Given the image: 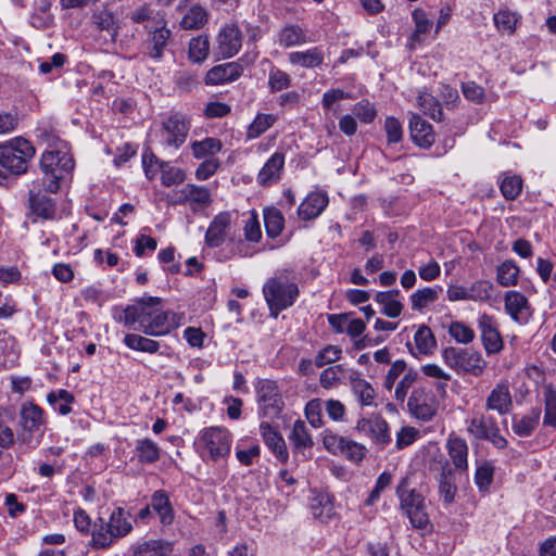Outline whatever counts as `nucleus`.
I'll return each mask as SVG.
<instances>
[{
    "instance_id": "obj_24",
    "label": "nucleus",
    "mask_w": 556,
    "mask_h": 556,
    "mask_svg": "<svg viewBox=\"0 0 556 556\" xmlns=\"http://www.w3.org/2000/svg\"><path fill=\"white\" fill-rule=\"evenodd\" d=\"M409 131L413 141L421 148H430L434 142L432 126L418 114L410 115Z\"/></svg>"
},
{
    "instance_id": "obj_21",
    "label": "nucleus",
    "mask_w": 556,
    "mask_h": 556,
    "mask_svg": "<svg viewBox=\"0 0 556 556\" xmlns=\"http://www.w3.org/2000/svg\"><path fill=\"white\" fill-rule=\"evenodd\" d=\"M260 431L265 444L275 454L277 459L281 463H287L289 453L282 435L267 421L261 422Z\"/></svg>"
},
{
    "instance_id": "obj_51",
    "label": "nucleus",
    "mask_w": 556,
    "mask_h": 556,
    "mask_svg": "<svg viewBox=\"0 0 556 556\" xmlns=\"http://www.w3.org/2000/svg\"><path fill=\"white\" fill-rule=\"evenodd\" d=\"M493 21L498 31L511 35L516 30L518 16L509 10H500L494 14Z\"/></svg>"
},
{
    "instance_id": "obj_18",
    "label": "nucleus",
    "mask_w": 556,
    "mask_h": 556,
    "mask_svg": "<svg viewBox=\"0 0 556 556\" xmlns=\"http://www.w3.org/2000/svg\"><path fill=\"white\" fill-rule=\"evenodd\" d=\"M231 225V215L229 212L218 213L211 222L206 233L205 243L211 248H217L226 240Z\"/></svg>"
},
{
    "instance_id": "obj_8",
    "label": "nucleus",
    "mask_w": 556,
    "mask_h": 556,
    "mask_svg": "<svg viewBox=\"0 0 556 556\" xmlns=\"http://www.w3.org/2000/svg\"><path fill=\"white\" fill-rule=\"evenodd\" d=\"M260 416L275 419L281 414L285 403L275 381L263 379L256 383Z\"/></svg>"
},
{
    "instance_id": "obj_23",
    "label": "nucleus",
    "mask_w": 556,
    "mask_h": 556,
    "mask_svg": "<svg viewBox=\"0 0 556 556\" xmlns=\"http://www.w3.org/2000/svg\"><path fill=\"white\" fill-rule=\"evenodd\" d=\"M119 536L111 528L108 521L99 517L92 525L90 545L93 548L105 549L112 546Z\"/></svg>"
},
{
    "instance_id": "obj_53",
    "label": "nucleus",
    "mask_w": 556,
    "mask_h": 556,
    "mask_svg": "<svg viewBox=\"0 0 556 556\" xmlns=\"http://www.w3.org/2000/svg\"><path fill=\"white\" fill-rule=\"evenodd\" d=\"M344 365L339 364L325 368L319 377L320 386L325 389H331L345 376Z\"/></svg>"
},
{
    "instance_id": "obj_44",
    "label": "nucleus",
    "mask_w": 556,
    "mask_h": 556,
    "mask_svg": "<svg viewBox=\"0 0 556 556\" xmlns=\"http://www.w3.org/2000/svg\"><path fill=\"white\" fill-rule=\"evenodd\" d=\"M264 224L267 236L277 238L285 227L282 213L276 207H266L264 210Z\"/></svg>"
},
{
    "instance_id": "obj_9",
    "label": "nucleus",
    "mask_w": 556,
    "mask_h": 556,
    "mask_svg": "<svg viewBox=\"0 0 556 556\" xmlns=\"http://www.w3.org/2000/svg\"><path fill=\"white\" fill-rule=\"evenodd\" d=\"M467 431L477 440L490 442L495 448L503 450L507 446V440L501 434L500 427L492 416L476 414L467 426Z\"/></svg>"
},
{
    "instance_id": "obj_29",
    "label": "nucleus",
    "mask_w": 556,
    "mask_h": 556,
    "mask_svg": "<svg viewBox=\"0 0 556 556\" xmlns=\"http://www.w3.org/2000/svg\"><path fill=\"white\" fill-rule=\"evenodd\" d=\"M210 13L201 4H192L184 14L179 22L180 28L184 30H200L208 22Z\"/></svg>"
},
{
    "instance_id": "obj_61",
    "label": "nucleus",
    "mask_w": 556,
    "mask_h": 556,
    "mask_svg": "<svg viewBox=\"0 0 556 556\" xmlns=\"http://www.w3.org/2000/svg\"><path fill=\"white\" fill-rule=\"evenodd\" d=\"M268 85L271 92H278L290 87L291 78L281 70H271L269 72Z\"/></svg>"
},
{
    "instance_id": "obj_59",
    "label": "nucleus",
    "mask_w": 556,
    "mask_h": 556,
    "mask_svg": "<svg viewBox=\"0 0 556 556\" xmlns=\"http://www.w3.org/2000/svg\"><path fill=\"white\" fill-rule=\"evenodd\" d=\"M492 289V282L488 280H477L468 288L469 299L470 301H488L491 298Z\"/></svg>"
},
{
    "instance_id": "obj_50",
    "label": "nucleus",
    "mask_w": 556,
    "mask_h": 556,
    "mask_svg": "<svg viewBox=\"0 0 556 556\" xmlns=\"http://www.w3.org/2000/svg\"><path fill=\"white\" fill-rule=\"evenodd\" d=\"M500 189L506 200H515L522 191V179L517 175H504Z\"/></svg>"
},
{
    "instance_id": "obj_6",
    "label": "nucleus",
    "mask_w": 556,
    "mask_h": 556,
    "mask_svg": "<svg viewBox=\"0 0 556 556\" xmlns=\"http://www.w3.org/2000/svg\"><path fill=\"white\" fill-rule=\"evenodd\" d=\"M36 150L30 141L16 137L3 143L1 167L10 174L20 176L27 172L29 161L35 156Z\"/></svg>"
},
{
    "instance_id": "obj_16",
    "label": "nucleus",
    "mask_w": 556,
    "mask_h": 556,
    "mask_svg": "<svg viewBox=\"0 0 556 556\" xmlns=\"http://www.w3.org/2000/svg\"><path fill=\"white\" fill-rule=\"evenodd\" d=\"M431 470L438 472V481H439V493L443 498L445 504L453 503L455 498V494L457 488L453 478V468L448 460L444 459L442 456L440 459H434L431 465Z\"/></svg>"
},
{
    "instance_id": "obj_35",
    "label": "nucleus",
    "mask_w": 556,
    "mask_h": 556,
    "mask_svg": "<svg viewBox=\"0 0 556 556\" xmlns=\"http://www.w3.org/2000/svg\"><path fill=\"white\" fill-rule=\"evenodd\" d=\"M222 141L213 137H206L203 140H195L190 143L192 155L198 160L215 157L222 151Z\"/></svg>"
},
{
    "instance_id": "obj_4",
    "label": "nucleus",
    "mask_w": 556,
    "mask_h": 556,
    "mask_svg": "<svg viewBox=\"0 0 556 556\" xmlns=\"http://www.w3.org/2000/svg\"><path fill=\"white\" fill-rule=\"evenodd\" d=\"M396 495L400 500L401 509L409 518L412 526L415 529H426L430 521L426 511L425 497L412 486L408 477H404L400 481Z\"/></svg>"
},
{
    "instance_id": "obj_27",
    "label": "nucleus",
    "mask_w": 556,
    "mask_h": 556,
    "mask_svg": "<svg viewBox=\"0 0 556 556\" xmlns=\"http://www.w3.org/2000/svg\"><path fill=\"white\" fill-rule=\"evenodd\" d=\"M170 37L172 31L166 27L165 24L161 27H156L153 31L149 34L147 41V54L151 59L160 60L164 54V50L167 47Z\"/></svg>"
},
{
    "instance_id": "obj_48",
    "label": "nucleus",
    "mask_w": 556,
    "mask_h": 556,
    "mask_svg": "<svg viewBox=\"0 0 556 556\" xmlns=\"http://www.w3.org/2000/svg\"><path fill=\"white\" fill-rule=\"evenodd\" d=\"M311 509L315 518L325 522L334 514L333 504L327 494H318L311 504Z\"/></svg>"
},
{
    "instance_id": "obj_12",
    "label": "nucleus",
    "mask_w": 556,
    "mask_h": 556,
    "mask_svg": "<svg viewBox=\"0 0 556 556\" xmlns=\"http://www.w3.org/2000/svg\"><path fill=\"white\" fill-rule=\"evenodd\" d=\"M242 46V33L237 23H227L220 27L216 36L215 52L220 59L236 55Z\"/></svg>"
},
{
    "instance_id": "obj_46",
    "label": "nucleus",
    "mask_w": 556,
    "mask_h": 556,
    "mask_svg": "<svg viewBox=\"0 0 556 556\" xmlns=\"http://www.w3.org/2000/svg\"><path fill=\"white\" fill-rule=\"evenodd\" d=\"M160 447L152 440L142 439L137 441L136 454L140 463L153 464L160 459Z\"/></svg>"
},
{
    "instance_id": "obj_3",
    "label": "nucleus",
    "mask_w": 556,
    "mask_h": 556,
    "mask_svg": "<svg viewBox=\"0 0 556 556\" xmlns=\"http://www.w3.org/2000/svg\"><path fill=\"white\" fill-rule=\"evenodd\" d=\"M263 294L270 316L278 315L290 307L299 295V288L287 275L270 277L263 286Z\"/></svg>"
},
{
    "instance_id": "obj_42",
    "label": "nucleus",
    "mask_w": 556,
    "mask_h": 556,
    "mask_svg": "<svg viewBox=\"0 0 556 556\" xmlns=\"http://www.w3.org/2000/svg\"><path fill=\"white\" fill-rule=\"evenodd\" d=\"M540 412L532 410L520 418H513L511 428L519 437H530L539 425Z\"/></svg>"
},
{
    "instance_id": "obj_37",
    "label": "nucleus",
    "mask_w": 556,
    "mask_h": 556,
    "mask_svg": "<svg viewBox=\"0 0 556 556\" xmlns=\"http://www.w3.org/2000/svg\"><path fill=\"white\" fill-rule=\"evenodd\" d=\"M289 440L291 441L293 448L295 451L311 448L314 444L313 438L308 432V428L306 427L305 422L301 419L294 421L292 431L289 435Z\"/></svg>"
},
{
    "instance_id": "obj_32",
    "label": "nucleus",
    "mask_w": 556,
    "mask_h": 556,
    "mask_svg": "<svg viewBox=\"0 0 556 556\" xmlns=\"http://www.w3.org/2000/svg\"><path fill=\"white\" fill-rule=\"evenodd\" d=\"M151 507L159 515L162 525L168 526L173 523L174 509L165 491L157 490L152 494Z\"/></svg>"
},
{
    "instance_id": "obj_56",
    "label": "nucleus",
    "mask_w": 556,
    "mask_h": 556,
    "mask_svg": "<svg viewBox=\"0 0 556 556\" xmlns=\"http://www.w3.org/2000/svg\"><path fill=\"white\" fill-rule=\"evenodd\" d=\"M418 379V372L414 369H408L401 378L394 390V397L397 402L404 403L409 389Z\"/></svg>"
},
{
    "instance_id": "obj_47",
    "label": "nucleus",
    "mask_w": 556,
    "mask_h": 556,
    "mask_svg": "<svg viewBox=\"0 0 556 556\" xmlns=\"http://www.w3.org/2000/svg\"><path fill=\"white\" fill-rule=\"evenodd\" d=\"M415 348L419 354L428 355L434 350L437 342L428 326H420L414 336Z\"/></svg>"
},
{
    "instance_id": "obj_39",
    "label": "nucleus",
    "mask_w": 556,
    "mask_h": 556,
    "mask_svg": "<svg viewBox=\"0 0 556 556\" xmlns=\"http://www.w3.org/2000/svg\"><path fill=\"white\" fill-rule=\"evenodd\" d=\"M442 287H427L415 291L410 295L412 309L421 311L439 299Z\"/></svg>"
},
{
    "instance_id": "obj_13",
    "label": "nucleus",
    "mask_w": 556,
    "mask_h": 556,
    "mask_svg": "<svg viewBox=\"0 0 556 556\" xmlns=\"http://www.w3.org/2000/svg\"><path fill=\"white\" fill-rule=\"evenodd\" d=\"M478 328L486 355L498 354L504 349V341L498 331L496 319L488 314H482L478 319Z\"/></svg>"
},
{
    "instance_id": "obj_33",
    "label": "nucleus",
    "mask_w": 556,
    "mask_h": 556,
    "mask_svg": "<svg viewBox=\"0 0 556 556\" xmlns=\"http://www.w3.org/2000/svg\"><path fill=\"white\" fill-rule=\"evenodd\" d=\"M307 33L299 25H286L278 33V43L283 48H291L309 42Z\"/></svg>"
},
{
    "instance_id": "obj_17",
    "label": "nucleus",
    "mask_w": 556,
    "mask_h": 556,
    "mask_svg": "<svg viewBox=\"0 0 556 556\" xmlns=\"http://www.w3.org/2000/svg\"><path fill=\"white\" fill-rule=\"evenodd\" d=\"M513 408V397L507 380H501L485 399V409L507 415Z\"/></svg>"
},
{
    "instance_id": "obj_19",
    "label": "nucleus",
    "mask_w": 556,
    "mask_h": 556,
    "mask_svg": "<svg viewBox=\"0 0 556 556\" xmlns=\"http://www.w3.org/2000/svg\"><path fill=\"white\" fill-rule=\"evenodd\" d=\"M285 166V153L275 152L264 164L257 174V182L261 186H271L278 182Z\"/></svg>"
},
{
    "instance_id": "obj_63",
    "label": "nucleus",
    "mask_w": 556,
    "mask_h": 556,
    "mask_svg": "<svg viewBox=\"0 0 556 556\" xmlns=\"http://www.w3.org/2000/svg\"><path fill=\"white\" fill-rule=\"evenodd\" d=\"M366 448L364 445L345 438V443L340 454L354 463H358L364 458Z\"/></svg>"
},
{
    "instance_id": "obj_60",
    "label": "nucleus",
    "mask_w": 556,
    "mask_h": 556,
    "mask_svg": "<svg viewBox=\"0 0 556 556\" xmlns=\"http://www.w3.org/2000/svg\"><path fill=\"white\" fill-rule=\"evenodd\" d=\"M352 112L355 117H357L362 123L365 124L371 123L377 115L375 105L370 103L368 100H362L357 102L354 105Z\"/></svg>"
},
{
    "instance_id": "obj_34",
    "label": "nucleus",
    "mask_w": 556,
    "mask_h": 556,
    "mask_svg": "<svg viewBox=\"0 0 556 556\" xmlns=\"http://www.w3.org/2000/svg\"><path fill=\"white\" fill-rule=\"evenodd\" d=\"M172 544L164 540H148L137 543L132 548V556H168Z\"/></svg>"
},
{
    "instance_id": "obj_45",
    "label": "nucleus",
    "mask_w": 556,
    "mask_h": 556,
    "mask_svg": "<svg viewBox=\"0 0 556 556\" xmlns=\"http://www.w3.org/2000/svg\"><path fill=\"white\" fill-rule=\"evenodd\" d=\"M124 343L127 348L131 350L146 352L150 354L156 353L160 349V343L157 341L137 333L126 334L124 337Z\"/></svg>"
},
{
    "instance_id": "obj_5",
    "label": "nucleus",
    "mask_w": 556,
    "mask_h": 556,
    "mask_svg": "<svg viewBox=\"0 0 556 556\" xmlns=\"http://www.w3.org/2000/svg\"><path fill=\"white\" fill-rule=\"evenodd\" d=\"M442 358L451 369L463 376L480 377L488 366L479 351L467 348H446L442 352Z\"/></svg>"
},
{
    "instance_id": "obj_62",
    "label": "nucleus",
    "mask_w": 556,
    "mask_h": 556,
    "mask_svg": "<svg viewBox=\"0 0 556 556\" xmlns=\"http://www.w3.org/2000/svg\"><path fill=\"white\" fill-rule=\"evenodd\" d=\"M450 334L459 343L468 344L475 339L473 330L463 323L455 321L450 327Z\"/></svg>"
},
{
    "instance_id": "obj_10",
    "label": "nucleus",
    "mask_w": 556,
    "mask_h": 556,
    "mask_svg": "<svg viewBox=\"0 0 556 556\" xmlns=\"http://www.w3.org/2000/svg\"><path fill=\"white\" fill-rule=\"evenodd\" d=\"M230 435L226 429L210 427L201 431L198 445L203 454L213 460L225 457L230 452Z\"/></svg>"
},
{
    "instance_id": "obj_25",
    "label": "nucleus",
    "mask_w": 556,
    "mask_h": 556,
    "mask_svg": "<svg viewBox=\"0 0 556 556\" xmlns=\"http://www.w3.org/2000/svg\"><path fill=\"white\" fill-rule=\"evenodd\" d=\"M243 68L235 62L220 64L211 68L205 76L207 85H220L238 79L242 75Z\"/></svg>"
},
{
    "instance_id": "obj_22",
    "label": "nucleus",
    "mask_w": 556,
    "mask_h": 556,
    "mask_svg": "<svg viewBox=\"0 0 556 556\" xmlns=\"http://www.w3.org/2000/svg\"><path fill=\"white\" fill-rule=\"evenodd\" d=\"M328 195L324 192H311L298 207V215L303 220L317 218L327 207Z\"/></svg>"
},
{
    "instance_id": "obj_36",
    "label": "nucleus",
    "mask_w": 556,
    "mask_h": 556,
    "mask_svg": "<svg viewBox=\"0 0 556 556\" xmlns=\"http://www.w3.org/2000/svg\"><path fill=\"white\" fill-rule=\"evenodd\" d=\"M47 402L60 415L66 416L72 413L71 405L75 402V396L65 389H59L47 394Z\"/></svg>"
},
{
    "instance_id": "obj_49",
    "label": "nucleus",
    "mask_w": 556,
    "mask_h": 556,
    "mask_svg": "<svg viewBox=\"0 0 556 556\" xmlns=\"http://www.w3.org/2000/svg\"><path fill=\"white\" fill-rule=\"evenodd\" d=\"M519 267L514 261H505L497 267V282L503 287L516 286Z\"/></svg>"
},
{
    "instance_id": "obj_11",
    "label": "nucleus",
    "mask_w": 556,
    "mask_h": 556,
    "mask_svg": "<svg viewBox=\"0 0 556 556\" xmlns=\"http://www.w3.org/2000/svg\"><path fill=\"white\" fill-rule=\"evenodd\" d=\"M46 424L45 412L33 401H26L20 407L18 425L22 429L21 440L27 442Z\"/></svg>"
},
{
    "instance_id": "obj_55",
    "label": "nucleus",
    "mask_w": 556,
    "mask_h": 556,
    "mask_svg": "<svg viewBox=\"0 0 556 556\" xmlns=\"http://www.w3.org/2000/svg\"><path fill=\"white\" fill-rule=\"evenodd\" d=\"M275 122L271 114H258L248 128V138L255 139L264 134Z\"/></svg>"
},
{
    "instance_id": "obj_58",
    "label": "nucleus",
    "mask_w": 556,
    "mask_h": 556,
    "mask_svg": "<svg viewBox=\"0 0 556 556\" xmlns=\"http://www.w3.org/2000/svg\"><path fill=\"white\" fill-rule=\"evenodd\" d=\"M494 466L488 462L478 466L475 472V482L479 490L485 491L493 481Z\"/></svg>"
},
{
    "instance_id": "obj_1",
    "label": "nucleus",
    "mask_w": 556,
    "mask_h": 556,
    "mask_svg": "<svg viewBox=\"0 0 556 556\" xmlns=\"http://www.w3.org/2000/svg\"><path fill=\"white\" fill-rule=\"evenodd\" d=\"M182 318V314L164 309L161 298L144 296L123 309L116 320L147 336L163 337L177 329Z\"/></svg>"
},
{
    "instance_id": "obj_7",
    "label": "nucleus",
    "mask_w": 556,
    "mask_h": 556,
    "mask_svg": "<svg viewBox=\"0 0 556 556\" xmlns=\"http://www.w3.org/2000/svg\"><path fill=\"white\" fill-rule=\"evenodd\" d=\"M409 415L421 422L431 421L438 414L439 401L434 393L426 387L413 389L407 397Z\"/></svg>"
},
{
    "instance_id": "obj_15",
    "label": "nucleus",
    "mask_w": 556,
    "mask_h": 556,
    "mask_svg": "<svg viewBox=\"0 0 556 556\" xmlns=\"http://www.w3.org/2000/svg\"><path fill=\"white\" fill-rule=\"evenodd\" d=\"M189 121L181 114L170 115L162 123V136L168 147L179 148L187 139Z\"/></svg>"
},
{
    "instance_id": "obj_40",
    "label": "nucleus",
    "mask_w": 556,
    "mask_h": 556,
    "mask_svg": "<svg viewBox=\"0 0 556 556\" xmlns=\"http://www.w3.org/2000/svg\"><path fill=\"white\" fill-rule=\"evenodd\" d=\"M106 521L109 526L113 528L119 539L126 536L132 530V525L129 521V514L122 507L113 509L109 520Z\"/></svg>"
},
{
    "instance_id": "obj_41",
    "label": "nucleus",
    "mask_w": 556,
    "mask_h": 556,
    "mask_svg": "<svg viewBox=\"0 0 556 556\" xmlns=\"http://www.w3.org/2000/svg\"><path fill=\"white\" fill-rule=\"evenodd\" d=\"M210 53V39L207 35L191 38L188 47V58L193 63L205 61Z\"/></svg>"
},
{
    "instance_id": "obj_64",
    "label": "nucleus",
    "mask_w": 556,
    "mask_h": 556,
    "mask_svg": "<svg viewBox=\"0 0 556 556\" xmlns=\"http://www.w3.org/2000/svg\"><path fill=\"white\" fill-rule=\"evenodd\" d=\"M341 349L336 345H327L315 357V365L323 367L327 364L337 362L341 357Z\"/></svg>"
},
{
    "instance_id": "obj_38",
    "label": "nucleus",
    "mask_w": 556,
    "mask_h": 556,
    "mask_svg": "<svg viewBox=\"0 0 556 556\" xmlns=\"http://www.w3.org/2000/svg\"><path fill=\"white\" fill-rule=\"evenodd\" d=\"M29 203L33 213L45 219L53 218L55 213L54 202L40 193L29 192Z\"/></svg>"
},
{
    "instance_id": "obj_43",
    "label": "nucleus",
    "mask_w": 556,
    "mask_h": 556,
    "mask_svg": "<svg viewBox=\"0 0 556 556\" xmlns=\"http://www.w3.org/2000/svg\"><path fill=\"white\" fill-rule=\"evenodd\" d=\"M417 105L425 115L433 121L440 122L443 118L442 108L439 101L430 93L422 91L417 97Z\"/></svg>"
},
{
    "instance_id": "obj_14",
    "label": "nucleus",
    "mask_w": 556,
    "mask_h": 556,
    "mask_svg": "<svg viewBox=\"0 0 556 556\" xmlns=\"http://www.w3.org/2000/svg\"><path fill=\"white\" fill-rule=\"evenodd\" d=\"M356 430L369 437L375 444L383 448L391 442L389 425L380 415H372L369 418H362L356 424Z\"/></svg>"
},
{
    "instance_id": "obj_2",
    "label": "nucleus",
    "mask_w": 556,
    "mask_h": 556,
    "mask_svg": "<svg viewBox=\"0 0 556 556\" xmlns=\"http://www.w3.org/2000/svg\"><path fill=\"white\" fill-rule=\"evenodd\" d=\"M73 156L64 150H49L40 157V168L43 174L42 184L51 193L58 192L62 180L66 179L74 169Z\"/></svg>"
},
{
    "instance_id": "obj_54",
    "label": "nucleus",
    "mask_w": 556,
    "mask_h": 556,
    "mask_svg": "<svg viewBox=\"0 0 556 556\" xmlns=\"http://www.w3.org/2000/svg\"><path fill=\"white\" fill-rule=\"evenodd\" d=\"M544 405H545V413H544V425L556 427V391L551 387L547 386L544 389Z\"/></svg>"
},
{
    "instance_id": "obj_57",
    "label": "nucleus",
    "mask_w": 556,
    "mask_h": 556,
    "mask_svg": "<svg viewBox=\"0 0 556 556\" xmlns=\"http://www.w3.org/2000/svg\"><path fill=\"white\" fill-rule=\"evenodd\" d=\"M420 370L425 376H427L429 378L441 380L442 382H439L435 384V389L438 391H441V390L443 392L445 391L447 381H450L452 378L448 372H446L443 368H441L437 364L422 365Z\"/></svg>"
},
{
    "instance_id": "obj_28",
    "label": "nucleus",
    "mask_w": 556,
    "mask_h": 556,
    "mask_svg": "<svg viewBox=\"0 0 556 556\" xmlns=\"http://www.w3.org/2000/svg\"><path fill=\"white\" fill-rule=\"evenodd\" d=\"M325 59L320 47H312L304 51H294L289 53L288 60L292 65H299L304 68H314L323 64Z\"/></svg>"
},
{
    "instance_id": "obj_26",
    "label": "nucleus",
    "mask_w": 556,
    "mask_h": 556,
    "mask_svg": "<svg viewBox=\"0 0 556 556\" xmlns=\"http://www.w3.org/2000/svg\"><path fill=\"white\" fill-rule=\"evenodd\" d=\"M350 384L354 396L357 399L362 406L375 405L376 391L372 386L365 379L359 377V374L352 371L349 376Z\"/></svg>"
},
{
    "instance_id": "obj_52",
    "label": "nucleus",
    "mask_w": 556,
    "mask_h": 556,
    "mask_svg": "<svg viewBox=\"0 0 556 556\" xmlns=\"http://www.w3.org/2000/svg\"><path fill=\"white\" fill-rule=\"evenodd\" d=\"M504 301L507 314L517 320L519 318V314L527 304L526 296L518 291H508L505 293Z\"/></svg>"
},
{
    "instance_id": "obj_20",
    "label": "nucleus",
    "mask_w": 556,
    "mask_h": 556,
    "mask_svg": "<svg viewBox=\"0 0 556 556\" xmlns=\"http://www.w3.org/2000/svg\"><path fill=\"white\" fill-rule=\"evenodd\" d=\"M445 446L454 468L459 471H467L469 448L466 440L452 433L448 435Z\"/></svg>"
},
{
    "instance_id": "obj_31",
    "label": "nucleus",
    "mask_w": 556,
    "mask_h": 556,
    "mask_svg": "<svg viewBox=\"0 0 556 556\" xmlns=\"http://www.w3.org/2000/svg\"><path fill=\"white\" fill-rule=\"evenodd\" d=\"M178 203H192L199 206H207L211 203V192L207 188L197 185H186L177 191Z\"/></svg>"
},
{
    "instance_id": "obj_30",
    "label": "nucleus",
    "mask_w": 556,
    "mask_h": 556,
    "mask_svg": "<svg viewBox=\"0 0 556 556\" xmlns=\"http://www.w3.org/2000/svg\"><path fill=\"white\" fill-rule=\"evenodd\" d=\"M401 292L397 289L378 292L375 301L382 306L381 313L390 318H396L402 314L403 304L400 301Z\"/></svg>"
}]
</instances>
